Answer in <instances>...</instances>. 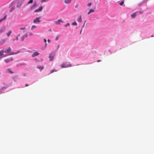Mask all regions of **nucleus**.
Instances as JSON below:
<instances>
[{
  "mask_svg": "<svg viewBox=\"0 0 154 154\" xmlns=\"http://www.w3.org/2000/svg\"><path fill=\"white\" fill-rule=\"evenodd\" d=\"M55 56V55L54 54H51L50 55V56H49V58L50 60L51 61L53 60V58H54V57Z\"/></svg>",
  "mask_w": 154,
  "mask_h": 154,
  "instance_id": "obj_1",
  "label": "nucleus"
},
{
  "mask_svg": "<svg viewBox=\"0 0 154 154\" xmlns=\"http://www.w3.org/2000/svg\"><path fill=\"white\" fill-rule=\"evenodd\" d=\"M36 6V2L34 3L33 5L31 7L30 10H32L35 9V8Z\"/></svg>",
  "mask_w": 154,
  "mask_h": 154,
  "instance_id": "obj_2",
  "label": "nucleus"
},
{
  "mask_svg": "<svg viewBox=\"0 0 154 154\" xmlns=\"http://www.w3.org/2000/svg\"><path fill=\"white\" fill-rule=\"evenodd\" d=\"M13 60L12 57H11L8 59H6L5 60V61L6 63H8L10 61H12Z\"/></svg>",
  "mask_w": 154,
  "mask_h": 154,
  "instance_id": "obj_3",
  "label": "nucleus"
},
{
  "mask_svg": "<svg viewBox=\"0 0 154 154\" xmlns=\"http://www.w3.org/2000/svg\"><path fill=\"white\" fill-rule=\"evenodd\" d=\"M61 66L62 68H66L69 67V65L66 63H63L61 65Z\"/></svg>",
  "mask_w": 154,
  "mask_h": 154,
  "instance_id": "obj_4",
  "label": "nucleus"
},
{
  "mask_svg": "<svg viewBox=\"0 0 154 154\" xmlns=\"http://www.w3.org/2000/svg\"><path fill=\"white\" fill-rule=\"evenodd\" d=\"M43 9V7L42 6H40L39 8L36 10L34 12H37L41 11Z\"/></svg>",
  "mask_w": 154,
  "mask_h": 154,
  "instance_id": "obj_5",
  "label": "nucleus"
},
{
  "mask_svg": "<svg viewBox=\"0 0 154 154\" xmlns=\"http://www.w3.org/2000/svg\"><path fill=\"white\" fill-rule=\"evenodd\" d=\"M11 48H10V47L8 48V49L4 51V52H5V53H8L11 51Z\"/></svg>",
  "mask_w": 154,
  "mask_h": 154,
  "instance_id": "obj_6",
  "label": "nucleus"
},
{
  "mask_svg": "<svg viewBox=\"0 0 154 154\" xmlns=\"http://www.w3.org/2000/svg\"><path fill=\"white\" fill-rule=\"evenodd\" d=\"M39 54V53L37 52H34L32 54V57H35Z\"/></svg>",
  "mask_w": 154,
  "mask_h": 154,
  "instance_id": "obj_7",
  "label": "nucleus"
},
{
  "mask_svg": "<svg viewBox=\"0 0 154 154\" xmlns=\"http://www.w3.org/2000/svg\"><path fill=\"white\" fill-rule=\"evenodd\" d=\"M6 30L5 27H3L0 28V33H2L4 32Z\"/></svg>",
  "mask_w": 154,
  "mask_h": 154,
  "instance_id": "obj_8",
  "label": "nucleus"
},
{
  "mask_svg": "<svg viewBox=\"0 0 154 154\" xmlns=\"http://www.w3.org/2000/svg\"><path fill=\"white\" fill-rule=\"evenodd\" d=\"M40 18H36L33 21V22L35 23H36L37 22H39L40 21L39 20Z\"/></svg>",
  "mask_w": 154,
  "mask_h": 154,
  "instance_id": "obj_9",
  "label": "nucleus"
},
{
  "mask_svg": "<svg viewBox=\"0 0 154 154\" xmlns=\"http://www.w3.org/2000/svg\"><path fill=\"white\" fill-rule=\"evenodd\" d=\"M60 22H63V21L61 20L60 19L56 21L55 23L57 24H60Z\"/></svg>",
  "mask_w": 154,
  "mask_h": 154,
  "instance_id": "obj_10",
  "label": "nucleus"
},
{
  "mask_svg": "<svg viewBox=\"0 0 154 154\" xmlns=\"http://www.w3.org/2000/svg\"><path fill=\"white\" fill-rule=\"evenodd\" d=\"M138 13L137 12H135L131 15V17L132 18H134L136 16V13Z\"/></svg>",
  "mask_w": 154,
  "mask_h": 154,
  "instance_id": "obj_11",
  "label": "nucleus"
},
{
  "mask_svg": "<svg viewBox=\"0 0 154 154\" xmlns=\"http://www.w3.org/2000/svg\"><path fill=\"white\" fill-rule=\"evenodd\" d=\"M94 12V10L92 9H91L89 11L88 13V14H89L91 13Z\"/></svg>",
  "mask_w": 154,
  "mask_h": 154,
  "instance_id": "obj_12",
  "label": "nucleus"
},
{
  "mask_svg": "<svg viewBox=\"0 0 154 154\" xmlns=\"http://www.w3.org/2000/svg\"><path fill=\"white\" fill-rule=\"evenodd\" d=\"M12 33V31L10 30L7 33L6 35L7 36L9 37L10 36L11 34Z\"/></svg>",
  "mask_w": 154,
  "mask_h": 154,
  "instance_id": "obj_13",
  "label": "nucleus"
},
{
  "mask_svg": "<svg viewBox=\"0 0 154 154\" xmlns=\"http://www.w3.org/2000/svg\"><path fill=\"white\" fill-rule=\"evenodd\" d=\"M22 3V2H18L17 3V7H19L21 5Z\"/></svg>",
  "mask_w": 154,
  "mask_h": 154,
  "instance_id": "obj_14",
  "label": "nucleus"
},
{
  "mask_svg": "<svg viewBox=\"0 0 154 154\" xmlns=\"http://www.w3.org/2000/svg\"><path fill=\"white\" fill-rule=\"evenodd\" d=\"M82 19L81 16H80V17L78 19V21L79 22H81L82 21Z\"/></svg>",
  "mask_w": 154,
  "mask_h": 154,
  "instance_id": "obj_15",
  "label": "nucleus"
},
{
  "mask_svg": "<svg viewBox=\"0 0 154 154\" xmlns=\"http://www.w3.org/2000/svg\"><path fill=\"white\" fill-rule=\"evenodd\" d=\"M71 1V0H65L64 2L65 3L68 4L70 3Z\"/></svg>",
  "mask_w": 154,
  "mask_h": 154,
  "instance_id": "obj_16",
  "label": "nucleus"
},
{
  "mask_svg": "<svg viewBox=\"0 0 154 154\" xmlns=\"http://www.w3.org/2000/svg\"><path fill=\"white\" fill-rule=\"evenodd\" d=\"M6 16H5L3 18L0 20V23L2 21L5 20L6 19Z\"/></svg>",
  "mask_w": 154,
  "mask_h": 154,
  "instance_id": "obj_17",
  "label": "nucleus"
},
{
  "mask_svg": "<svg viewBox=\"0 0 154 154\" xmlns=\"http://www.w3.org/2000/svg\"><path fill=\"white\" fill-rule=\"evenodd\" d=\"M5 53L4 50H2L0 51V55L1 56L3 55V53Z\"/></svg>",
  "mask_w": 154,
  "mask_h": 154,
  "instance_id": "obj_18",
  "label": "nucleus"
},
{
  "mask_svg": "<svg viewBox=\"0 0 154 154\" xmlns=\"http://www.w3.org/2000/svg\"><path fill=\"white\" fill-rule=\"evenodd\" d=\"M8 71V72H10L11 74L13 73L14 72H13L12 71L11 69H7Z\"/></svg>",
  "mask_w": 154,
  "mask_h": 154,
  "instance_id": "obj_19",
  "label": "nucleus"
},
{
  "mask_svg": "<svg viewBox=\"0 0 154 154\" xmlns=\"http://www.w3.org/2000/svg\"><path fill=\"white\" fill-rule=\"evenodd\" d=\"M33 0H30L27 3V5H29L30 3H32Z\"/></svg>",
  "mask_w": 154,
  "mask_h": 154,
  "instance_id": "obj_20",
  "label": "nucleus"
},
{
  "mask_svg": "<svg viewBox=\"0 0 154 154\" xmlns=\"http://www.w3.org/2000/svg\"><path fill=\"white\" fill-rule=\"evenodd\" d=\"M2 44H4V43L7 42V40L6 39H4L2 40Z\"/></svg>",
  "mask_w": 154,
  "mask_h": 154,
  "instance_id": "obj_21",
  "label": "nucleus"
},
{
  "mask_svg": "<svg viewBox=\"0 0 154 154\" xmlns=\"http://www.w3.org/2000/svg\"><path fill=\"white\" fill-rule=\"evenodd\" d=\"M44 68V67L43 66H40L39 67L38 69H40L41 71Z\"/></svg>",
  "mask_w": 154,
  "mask_h": 154,
  "instance_id": "obj_22",
  "label": "nucleus"
},
{
  "mask_svg": "<svg viewBox=\"0 0 154 154\" xmlns=\"http://www.w3.org/2000/svg\"><path fill=\"white\" fill-rule=\"evenodd\" d=\"M17 53H16V52H12L10 53V55H14V54H16Z\"/></svg>",
  "mask_w": 154,
  "mask_h": 154,
  "instance_id": "obj_23",
  "label": "nucleus"
},
{
  "mask_svg": "<svg viewBox=\"0 0 154 154\" xmlns=\"http://www.w3.org/2000/svg\"><path fill=\"white\" fill-rule=\"evenodd\" d=\"M15 9V8L14 7H12V8L10 10V12H12V11H13Z\"/></svg>",
  "mask_w": 154,
  "mask_h": 154,
  "instance_id": "obj_24",
  "label": "nucleus"
},
{
  "mask_svg": "<svg viewBox=\"0 0 154 154\" xmlns=\"http://www.w3.org/2000/svg\"><path fill=\"white\" fill-rule=\"evenodd\" d=\"M36 27V26H35V25H33L32 26L31 29L32 30L33 29L35 28Z\"/></svg>",
  "mask_w": 154,
  "mask_h": 154,
  "instance_id": "obj_25",
  "label": "nucleus"
},
{
  "mask_svg": "<svg viewBox=\"0 0 154 154\" xmlns=\"http://www.w3.org/2000/svg\"><path fill=\"white\" fill-rule=\"evenodd\" d=\"M72 24L74 26H76L77 25V23L75 22H74L72 23Z\"/></svg>",
  "mask_w": 154,
  "mask_h": 154,
  "instance_id": "obj_26",
  "label": "nucleus"
},
{
  "mask_svg": "<svg viewBox=\"0 0 154 154\" xmlns=\"http://www.w3.org/2000/svg\"><path fill=\"white\" fill-rule=\"evenodd\" d=\"M49 0H41V2H46L49 1Z\"/></svg>",
  "mask_w": 154,
  "mask_h": 154,
  "instance_id": "obj_27",
  "label": "nucleus"
},
{
  "mask_svg": "<svg viewBox=\"0 0 154 154\" xmlns=\"http://www.w3.org/2000/svg\"><path fill=\"white\" fill-rule=\"evenodd\" d=\"M124 1H122L121 3H119V4L121 5H122L123 4H124Z\"/></svg>",
  "mask_w": 154,
  "mask_h": 154,
  "instance_id": "obj_28",
  "label": "nucleus"
},
{
  "mask_svg": "<svg viewBox=\"0 0 154 154\" xmlns=\"http://www.w3.org/2000/svg\"><path fill=\"white\" fill-rule=\"evenodd\" d=\"M56 72V71L55 70H51L50 72V73H52L54 72Z\"/></svg>",
  "mask_w": 154,
  "mask_h": 154,
  "instance_id": "obj_29",
  "label": "nucleus"
},
{
  "mask_svg": "<svg viewBox=\"0 0 154 154\" xmlns=\"http://www.w3.org/2000/svg\"><path fill=\"white\" fill-rule=\"evenodd\" d=\"M91 4H92L90 2L87 5L89 6H90L91 5Z\"/></svg>",
  "mask_w": 154,
  "mask_h": 154,
  "instance_id": "obj_30",
  "label": "nucleus"
},
{
  "mask_svg": "<svg viewBox=\"0 0 154 154\" xmlns=\"http://www.w3.org/2000/svg\"><path fill=\"white\" fill-rule=\"evenodd\" d=\"M26 29L25 27H23L20 28V30H23V29Z\"/></svg>",
  "mask_w": 154,
  "mask_h": 154,
  "instance_id": "obj_31",
  "label": "nucleus"
},
{
  "mask_svg": "<svg viewBox=\"0 0 154 154\" xmlns=\"http://www.w3.org/2000/svg\"><path fill=\"white\" fill-rule=\"evenodd\" d=\"M7 88V87H2V89H1V90H2L3 89H6V88Z\"/></svg>",
  "mask_w": 154,
  "mask_h": 154,
  "instance_id": "obj_32",
  "label": "nucleus"
},
{
  "mask_svg": "<svg viewBox=\"0 0 154 154\" xmlns=\"http://www.w3.org/2000/svg\"><path fill=\"white\" fill-rule=\"evenodd\" d=\"M69 23H67V24H66L65 25V26L66 27H67L68 26H69Z\"/></svg>",
  "mask_w": 154,
  "mask_h": 154,
  "instance_id": "obj_33",
  "label": "nucleus"
},
{
  "mask_svg": "<svg viewBox=\"0 0 154 154\" xmlns=\"http://www.w3.org/2000/svg\"><path fill=\"white\" fill-rule=\"evenodd\" d=\"M20 36V35H18L17 36V37H16V40H18V36Z\"/></svg>",
  "mask_w": 154,
  "mask_h": 154,
  "instance_id": "obj_34",
  "label": "nucleus"
},
{
  "mask_svg": "<svg viewBox=\"0 0 154 154\" xmlns=\"http://www.w3.org/2000/svg\"><path fill=\"white\" fill-rule=\"evenodd\" d=\"M138 13H139L140 14H142L143 13V12H141V11H139V12H137Z\"/></svg>",
  "mask_w": 154,
  "mask_h": 154,
  "instance_id": "obj_35",
  "label": "nucleus"
},
{
  "mask_svg": "<svg viewBox=\"0 0 154 154\" xmlns=\"http://www.w3.org/2000/svg\"><path fill=\"white\" fill-rule=\"evenodd\" d=\"M24 36H23V38H22V40H21V41H23V39H24Z\"/></svg>",
  "mask_w": 154,
  "mask_h": 154,
  "instance_id": "obj_36",
  "label": "nucleus"
},
{
  "mask_svg": "<svg viewBox=\"0 0 154 154\" xmlns=\"http://www.w3.org/2000/svg\"><path fill=\"white\" fill-rule=\"evenodd\" d=\"M44 42H46L47 40H46V39H44Z\"/></svg>",
  "mask_w": 154,
  "mask_h": 154,
  "instance_id": "obj_37",
  "label": "nucleus"
},
{
  "mask_svg": "<svg viewBox=\"0 0 154 154\" xmlns=\"http://www.w3.org/2000/svg\"><path fill=\"white\" fill-rule=\"evenodd\" d=\"M58 39V37H57L56 38V40H57Z\"/></svg>",
  "mask_w": 154,
  "mask_h": 154,
  "instance_id": "obj_38",
  "label": "nucleus"
},
{
  "mask_svg": "<svg viewBox=\"0 0 154 154\" xmlns=\"http://www.w3.org/2000/svg\"><path fill=\"white\" fill-rule=\"evenodd\" d=\"M48 42L49 43V42H50V40H49V39H48Z\"/></svg>",
  "mask_w": 154,
  "mask_h": 154,
  "instance_id": "obj_39",
  "label": "nucleus"
},
{
  "mask_svg": "<svg viewBox=\"0 0 154 154\" xmlns=\"http://www.w3.org/2000/svg\"><path fill=\"white\" fill-rule=\"evenodd\" d=\"M85 23H84V24H83V26H82V27H83L84 26H85Z\"/></svg>",
  "mask_w": 154,
  "mask_h": 154,
  "instance_id": "obj_40",
  "label": "nucleus"
},
{
  "mask_svg": "<svg viewBox=\"0 0 154 154\" xmlns=\"http://www.w3.org/2000/svg\"><path fill=\"white\" fill-rule=\"evenodd\" d=\"M28 86V84H26V85H25V86Z\"/></svg>",
  "mask_w": 154,
  "mask_h": 154,
  "instance_id": "obj_41",
  "label": "nucleus"
},
{
  "mask_svg": "<svg viewBox=\"0 0 154 154\" xmlns=\"http://www.w3.org/2000/svg\"><path fill=\"white\" fill-rule=\"evenodd\" d=\"M100 60H98L97 61V62H100Z\"/></svg>",
  "mask_w": 154,
  "mask_h": 154,
  "instance_id": "obj_42",
  "label": "nucleus"
},
{
  "mask_svg": "<svg viewBox=\"0 0 154 154\" xmlns=\"http://www.w3.org/2000/svg\"><path fill=\"white\" fill-rule=\"evenodd\" d=\"M46 45H47V44H46H46H45V46H46Z\"/></svg>",
  "mask_w": 154,
  "mask_h": 154,
  "instance_id": "obj_43",
  "label": "nucleus"
},
{
  "mask_svg": "<svg viewBox=\"0 0 154 154\" xmlns=\"http://www.w3.org/2000/svg\"><path fill=\"white\" fill-rule=\"evenodd\" d=\"M81 32H82V30L81 31V32H80V33H81Z\"/></svg>",
  "mask_w": 154,
  "mask_h": 154,
  "instance_id": "obj_44",
  "label": "nucleus"
},
{
  "mask_svg": "<svg viewBox=\"0 0 154 154\" xmlns=\"http://www.w3.org/2000/svg\"><path fill=\"white\" fill-rule=\"evenodd\" d=\"M14 40H14V39H13V41H14Z\"/></svg>",
  "mask_w": 154,
  "mask_h": 154,
  "instance_id": "obj_45",
  "label": "nucleus"
}]
</instances>
